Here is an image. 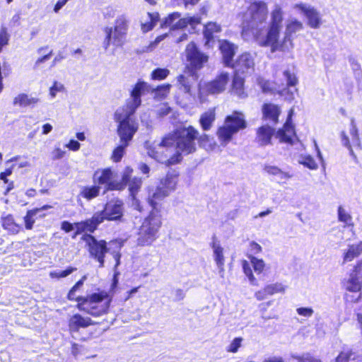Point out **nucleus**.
<instances>
[{
    "mask_svg": "<svg viewBox=\"0 0 362 362\" xmlns=\"http://www.w3.org/2000/svg\"><path fill=\"white\" fill-rule=\"evenodd\" d=\"M229 81V74L226 72L221 73L214 80L204 84L203 91L209 94H218L223 92Z\"/></svg>",
    "mask_w": 362,
    "mask_h": 362,
    "instance_id": "nucleus-18",
    "label": "nucleus"
},
{
    "mask_svg": "<svg viewBox=\"0 0 362 362\" xmlns=\"http://www.w3.org/2000/svg\"><path fill=\"white\" fill-rule=\"evenodd\" d=\"M362 266L361 262H358L353 270L350 272L349 277L342 281L343 286L350 292H359L362 288V281L359 279L358 273Z\"/></svg>",
    "mask_w": 362,
    "mask_h": 362,
    "instance_id": "nucleus-17",
    "label": "nucleus"
},
{
    "mask_svg": "<svg viewBox=\"0 0 362 362\" xmlns=\"http://www.w3.org/2000/svg\"><path fill=\"white\" fill-rule=\"evenodd\" d=\"M197 78V74L194 70L185 68L184 73L177 77L180 90L185 93L191 94V86Z\"/></svg>",
    "mask_w": 362,
    "mask_h": 362,
    "instance_id": "nucleus-19",
    "label": "nucleus"
},
{
    "mask_svg": "<svg viewBox=\"0 0 362 362\" xmlns=\"http://www.w3.org/2000/svg\"><path fill=\"white\" fill-rule=\"evenodd\" d=\"M243 86L244 79L240 76L239 74H235L232 83V93L236 95L240 98H245L247 96V94L245 92Z\"/></svg>",
    "mask_w": 362,
    "mask_h": 362,
    "instance_id": "nucleus-33",
    "label": "nucleus"
},
{
    "mask_svg": "<svg viewBox=\"0 0 362 362\" xmlns=\"http://www.w3.org/2000/svg\"><path fill=\"white\" fill-rule=\"evenodd\" d=\"M40 101L37 97H33L25 93H21L13 99V105H19L22 107H33Z\"/></svg>",
    "mask_w": 362,
    "mask_h": 362,
    "instance_id": "nucleus-27",
    "label": "nucleus"
},
{
    "mask_svg": "<svg viewBox=\"0 0 362 362\" xmlns=\"http://www.w3.org/2000/svg\"><path fill=\"white\" fill-rule=\"evenodd\" d=\"M91 320L89 317H83L79 314L74 315L69 323L71 331H78L81 327H87L91 325Z\"/></svg>",
    "mask_w": 362,
    "mask_h": 362,
    "instance_id": "nucleus-28",
    "label": "nucleus"
},
{
    "mask_svg": "<svg viewBox=\"0 0 362 362\" xmlns=\"http://www.w3.org/2000/svg\"><path fill=\"white\" fill-rule=\"evenodd\" d=\"M197 141H198L199 146L204 148L206 151H213L216 146V143L212 141L209 135L206 134H203L202 135L199 134Z\"/></svg>",
    "mask_w": 362,
    "mask_h": 362,
    "instance_id": "nucleus-37",
    "label": "nucleus"
},
{
    "mask_svg": "<svg viewBox=\"0 0 362 362\" xmlns=\"http://www.w3.org/2000/svg\"><path fill=\"white\" fill-rule=\"evenodd\" d=\"M254 57L248 52L240 55L230 66L235 70V74H250L254 71Z\"/></svg>",
    "mask_w": 362,
    "mask_h": 362,
    "instance_id": "nucleus-15",
    "label": "nucleus"
},
{
    "mask_svg": "<svg viewBox=\"0 0 362 362\" xmlns=\"http://www.w3.org/2000/svg\"><path fill=\"white\" fill-rule=\"evenodd\" d=\"M225 123L235 134L240 130L245 129L247 127L243 114L238 112H234L232 115L227 116L225 119Z\"/></svg>",
    "mask_w": 362,
    "mask_h": 362,
    "instance_id": "nucleus-21",
    "label": "nucleus"
},
{
    "mask_svg": "<svg viewBox=\"0 0 362 362\" xmlns=\"http://www.w3.org/2000/svg\"><path fill=\"white\" fill-rule=\"evenodd\" d=\"M199 131L189 125L177 129L175 132L177 154L188 155L196 151V141Z\"/></svg>",
    "mask_w": 362,
    "mask_h": 362,
    "instance_id": "nucleus-8",
    "label": "nucleus"
},
{
    "mask_svg": "<svg viewBox=\"0 0 362 362\" xmlns=\"http://www.w3.org/2000/svg\"><path fill=\"white\" fill-rule=\"evenodd\" d=\"M274 129L269 124L263 125L257 131V140L260 146L270 144L272 136L274 134Z\"/></svg>",
    "mask_w": 362,
    "mask_h": 362,
    "instance_id": "nucleus-26",
    "label": "nucleus"
},
{
    "mask_svg": "<svg viewBox=\"0 0 362 362\" xmlns=\"http://www.w3.org/2000/svg\"><path fill=\"white\" fill-rule=\"evenodd\" d=\"M263 119L275 125L279 121L281 113L280 107L272 103H264L262 108Z\"/></svg>",
    "mask_w": 362,
    "mask_h": 362,
    "instance_id": "nucleus-23",
    "label": "nucleus"
},
{
    "mask_svg": "<svg viewBox=\"0 0 362 362\" xmlns=\"http://www.w3.org/2000/svg\"><path fill=\"white\" fill-rule=\"evenodd\" d=\"M76 269L74 267H69L64 271H61L59 272H52L50 276L52 277L56 278H64L71 274L73 272H74Z\"/></svg>",
    "mask_w": 362,
    "mask_h": 362,
    "instance_id": "nucleus-58",
    "label": "nucleus"
},
{
    "mask_svg": "<svg viewBox=\"0 0 362 362\" xmlns=\"http://www.w3.org/2000/svg\"><path fill=\"white\" fill-rule=\"evenodd\" d=\"M350 134L352 136V141H354V138L356 136H358V129L356 127V125L355 124V121L354 119H351V121Z\"/></svg>",
    "mask_w": 362,
    "mask_h": 362,
    "instance_id": "nucleus-64",
    "label": "nucleus"
},
{
    "mask_svg": "<svg viewBox=\"0 0 362 362\" xmlns=\"http://www.w3.org/2000/svg\"><path fill=\"white\" fill-rule=\"evenodd\" d=\"M66 151L59 147H56L52 152V159L54 160L62 159L64 157Z\"/></svg>",
    "mask_w": 362,
    "mask_h": 362,
    "instance_id": "nucleus-61",
    "label": "nucleus"
},
{
    "mask_svg": "<svg viewBox=\"0 0 362 362\" xmlns=\"http://www.w3.org/2000/svg\"><path fill=\"white\" fill-rule=\"evenodd\" d=\"M263 170L267 174L272 176H276L281 180H288L292 177V175L288 173L284 172L281 169L275 165L266 164L264 165Z\"/></svg>",
    "mask_w": 362,
    "mask_h": 362,
    "instance_id": "nucleus-35",
    "label": "nucleus"
},
{
    "mask_svg": "<svg viewBox=\"0 0 362 362\" xmlns=\"http://www.w3.org/2000/svg\"><path fill=\"white\" fill-rule=\"evenodd\" d=\"M120 143V145L115 148L112 152V159L115 162H119L121 160L124 154L125 148L129 145V144H126L124 142Z\"/></svg>",
    "mask_w": 362,
    "mask_h": 362,
    "instance_id": "nucleus-43",
    "label": "nucleus"
},
{
    "mask_svg": "<svg viewBox=\"0 0 362 362\" xmlns=\"http://www.w3.org/2000/svg\"><path fill=\"white\" fill-rule=\"evenodd\" d=\"M171 111V108L165 103L160 105L156 110V114L159 117H163L168 115Z\"/></svg>",
    "mask_w": 362,
    "mask_h": 362,
    "instance_id": "nucleus-56",
    "label": "nucleus"
},
{
    "mask_svg": "<svg viewBox=\"0 0 362 362\" xmlns=\"http://www.w3.org/2000/svg\"><path fill=\"white\" fill-rule=\"evenodd\" d=\"M105 33V38L103 41V47L105 49H107L109 46L112 44V28L106 27L104 30Z\"/></svg>",
    "mask_w": 362,
    "mask_h": 362,
    "instance_id": "nucleus-51",
    "label": "nucleus"
},
{
    "mask_svg": "<svg viewBox=\"0 0 362 362\" xmlns=\"http://www.w3.org/2000/svg\"><path fill=\"white\" fill-rule=\"evenodd\" d=\"M298 163L310 170H317L318 165L314 158L310 155H300L298 160Z\"/></svg>",
    "mask_w": 362,
    "mask_h": 362,
    "instance_id": "nucleus-38",
    "label": "nucleus"
},
{
    "mask_svg": "<svg viewBox=\"0 0 362 362\" xmlns=\"http://www.w3.org/2000/svg\"><path fill=\"white\" fill-rule=\"evenodd\" d=\"M250 250L251 252H252L254 255H257L261 252L262 249L260 245H259L255 241H252L250 243Z\"/></svg>",
    "mask_w": 362,
    "mask_h": 362,
    "instance_id": "nucleus-62",
    "label": "nucleus"
},
{
    "mask_svg": "<svg viewBox=\"0 0 362 362\" xmlns=\"http://www.w3.org/2000/svg\"><path fill=\"white\" fill-rule=\"evenodd\" d=\"M113 173L110 168H105L102 170H97L93 175V180L95 183L107 185V189L110 190H122L124 189V184L119 183L112 180Z\"/></svg>",
    "mask_w": 362,
    "mask_h": 362,
    "instance_id": "nucleus-14",
    "label": "nucleus"
},
{
    "mask_svg": "<svg viewBox=\"0 0 362 362\" xmlns=\"http://www.w3.org/2000/svg\"><path fill=\"white\" fill-rule=\"evenodd\" d=\"M346 228V226L336 227L332 228L331 232L333 233V235L338 239L339 241H341L344 240V231Z\"/></svg>",
    "mask_w": 362,
    "mask_h": 362,
    "instance_id": "nucleus-59",
    "label": "nucleus"
},
{
    "mask_svg": "<svg viewBox=\"0 0 362 362\" xmlns=\"http://www.w3.org/2000/svg\"><path fill=\"white\" fill-rule=\"evenodd\" d=\"M354 354L351 350L341 351L336 358L335 362H348Z\"/></svg>",
    "mask_w": 362,
    "mask_h": 362,
    "instance_id": "nucleus-52",
    "label": "nucleus"
},
{
    "mask_svg": "<svg viewBox=\"0 0 362 362\" xmlns=\"http://www.w3.org/2000/svg\"><path fill=\"white\" fill-rule=\"evenodd\" d=\"M160 226V215L157 212L151 211L139 228L138 245L142 246L151 245L156 239V235Z\"/></svg>",
    "mask_w": 362,
    "mask_h": 362,
    "instance_id": "nucleus-7",
    "label": "nucleus"
},
{
    "mask_svg": "<svg viewBox=\"0 0 362 362\" xmlns=\"http://www.w3.org/2000/svg\"><path fill=\"white\" fill-rule=\"evenodd\" d=\"M132 168L129 167L127 168L123 173L122 181L119 182V183H124V187L128 185L130 195L134 197L139 190L142 180L139 177H134L132 178Z\"/></svg>",
    "mask_w": 362,
    "mask_h": 362,
    "instance_id": "nucleus-20",
    "label": "nucleus"
},
{
    "mask_svg": "<svg viewBox=\"0 0 362 362\" xmlns=\"http://www.w3.org/2000/svg\"><path fill=\"white\" fill-rule=\"evenodd\" d=\"M284 12L279 5L276 4L271 13L268 30L264 38L258 39L261 47H270L272 53L277 51L276 42L282 28Z\"/></svg>",
    "mask_w": 362,
    "mask_h": 362,
    "instance_id": "nucleus-5",
    "label": "nucleus"
},
{
    "mask_svg": "<svg viewBox=\"0 0 362 362\" xmlns=\"http://www.w3.org/2000/svg\"><path fill=\"white\" fill-rule=\"evenodd\" d=\"M180 13L175 12L170 14L162 23V27H170L171 30L182 29L190 25L194 30L196 25L200 23V18L197 16H187L180 18Z\"/></svg>",
    "mask_w": 362,
    "mask_h": 362,
    "instance_id": "nucleus-11",
    "label": "nucleus"
},
{
    "mask_svg": "<svg viewBox=\"0 0 362 362\" xmlns=\"http://www.w3.org/2000/svg\"><path fill=\"white\" fill-rule=\"evenodd\" d=\"M9 40V35L7 33V29L5 27H2L0 30V51L2 50V47L7 45Z\"/></svg>",
    "mask_w": 362,
    "mask_h": 362,
    "instance_id": "nucleus-53",
    "label": "nucleus"
},
{
    "mask_svg": "<svg viewBox=\"0 0 362 362\" xmlns=\"http://www.w3.org/2000/svg\"><path fill=\"white\" fill-rule=\"evenodd\" d=\"M148 16L150 19V22L141 24V29L144 33L148 32L153 28V27L156 25V23L158 22V17H159V15L158 13H148Z\"/></svg>",
    "mask_w": 362,
    "mask_h": 362,
    "instance_id": "nucleus-44",
    "label": "nucleus"
},
{
    "mask_svg": "<svg viewBox=\"0 0 362 362\" xmlns=\"http://www.w3.org/2000/svg\"><path fill=\"white\" fill-rule=\"evenodd\" d=\"M303 29V24L297 19L287 21L283 39L276 42L277 51L290 52L294 47L293 35Z\"/></svg>",
    "mask_w": 362,
    "mask_h": 362,
    "instance_id": "nucleus-10",
    "label": "nucleus"
},
{
    "mask_svg": "<svg viewBox=\"0 0 362 362\" xmlns=\"http://www.w3.org/2000/svg\"><path fill=\"white\" fill-rule=\"evenodd\" d=\"M281 291L282 287L281 284L268 285L264 288V292L266 293L267 296L273 295L274 293L280 292Z\"/></svg>",
    "mask_w": 362,
    "mask_h": 362,
    "instance_id": "nucleus-55",
    "label": "nucleus"
},
{
    "mask_svg": "<svg viewBox=\"0 0 362 362\" xmlns=\"http://www.w3.org/2000/svg\"><path fill=\"white\" fill-rule=\"evenodd\" d=\"M148 92V86L144 81H139L131 92V98L125 106L118 108L115 113V120L118 123L117 134L120 142L129 144L138 130L137 123L132 118L136 109L141 105V97Z\"/></svg>",
    "mask_w": 362,
    "mask_h": 362,
    "instance_id": "nucleus-1",
    "label": "nucleus"
},
{
    "mask_svg": "<svg viewBox=\"0 0 362 362\" xmlns=\"http://www.w3.org/2000/svg\"><path fill=\"white\" fill-rule=\"evenodd\" d=\"M284 78L286 81L287 86H295L298 83V79L295 74H291L289 71H284L283 73Z\"/></svg>",
    "mask_w": 362,
    "mask_h": 362,
    "instance_id": "nucleus-48",
    "label": "nucleus"
},
{
    "mask_svg": "<svg viewBox=\"0 0 362 362\" xmlns=\"http://www.w3.org/2000/svg\"><path fill=\"white\" fill-rule=\"evenodd\" d=\"M294 134L293 127L289 122V119L284 125L282 129H279L276 132V137L281 142L291 143L292 136Z\"/></svg>",
    "mask_w": 362,
    "mask_h": 362,
    "instance_id": "nucleus-29",
    "label": "nucleus"
},
{
    "mask_svg": "<svg viewBox=\"0 0 362 362\" xmlns=\"http://www.w3.org/2000/svg\"><path fill=\"white\" fill-rule=\"evenodd\" d=\"M39 214V209H32L28 211L25 216L24 217L25 226L28 230H30L33 227L35 222V217Z\"/></svg>",
    "mask_w": 362,
    "mask_h": 362,
    "instance_id": "nucleus-42",
    "label": "nucleus"
},
{
    "mask_svg": "<svg viewBox=\"0 0 362 362\" xmlns=\"http://www.w3.org/2000/svg\"><path fill=\"white\" fill-rule=\"evenodd\" d=\"M294 8H298L306 17L307 24L311 28L317 29L322 24V19L320 12L314 7L305 4H297Z\"/></svg>",
    "mask_w": 362,
    "mask_h": 362,
    "instance_id": "nucleus-16",
    "label": "nucleus"
},
{
    "mask_svg": "<svg viewBox=\"0 0 362 362\" xmlns=\"http://www.w3.org/2000/svg\"><path fill=\"white\" fill-rule=\"evenodd\" d=\"M267 6L264 2L255 1L250 5L243 16V31H251L257 36L265 27Z\"/></svg>",
    "mask_w": 362,
    "mask_h": 362,
    "instance_id": "nucleus-3",
    "label": "nucleus"
},
{
    "mask_svg": "<svg viewBox=\"0 0 362 362\" xmlns=\"http://www.w3.org/2000/svg\"><path fill=\"white\" fill-rule=\"evenodd\" d=\"M129 21L127 16L122 15L117 18L114 28L117 30L124 33L126 35L129 28Z\"/></svg>",
    "mask_w": 362,
    "mask_h": 362,
    "instance_id": "nucleus-39",
    "label": "nucleus"
},
{
    "mask_svg": "<svg viewBox=\"0 0 362 362\" xmlns=\"http://www.w3.org/2000/svg\"><path fill=\"white\" fill-rule=\"evenodd\" d=\"M185 53L187 62L186 69L194 70L196 72L203 67L209 59L208 56L202 52L192 42L187 45Z\"/></svg>",
    "mask_w": 362,
    "mask_h": 362,
    "instance_id": "nucleus-13",
    "label": "nucleus"
},
{
    "mask_svg": "<svg viewBox=\"0 0 362 362\" xmlns=\"http://www.w3.org/2000/svg\"><path fill=\"white\" fill-rule=\"evenodd\" d=\"M296 312L299 315L304 316L306 317H311L314 313V310L313 308L303 307L297 308Z\"/></svg>",
    "mask_w": 362,
    "mask_h": 362,
    "instance_id": "nucleus-60",
    "label": "nucleus"
},
{
    "mask_svg": "<svg viewBox=\"0 0 362 362\" xmlns=\"http://www.w3.org/2000/svg\"><path fill=\"white\" fill-rule=\"evenodd\" d=\"M292 357L296 358L298 361V362H321L320 359L313 358L308 353L304 354L301 356H293Z\"/></svg>",
    "mask_w": 362,
    "mask_h": 362,
    "instance_id": "nucleus-54",
    "label": "nucleus"
},
{
    "mask_svg": "<svg viewBox=\"0 0 362 362\" xmlns=\"http://www.w3.org/2000/svg\"><path fill=\"white\" fill-rule=\"evenodd\" d=\"M211 246L213 249L214 261L216 262V266L219 269V273H222L224 271L225 262L223 256V248L221 246L219 241L215 236H214L212 238Z\"/></svg>",
    "mask_w": 362,
    "mask_h": 362,
    "instance_id": "nucleus-25",
    "label": "nucleus"
},
{
    "mask_svg": "<svg viewBox=\"0 0 362 362\" xmlns=\"http://www.w3.org/2000/svg\"><path fill=\"white\" fill-rule=\"evenodd\" d=\"M250 262L254 268V270L257 273H261L264 268L265 264L263 259H258L255 257H250Z\"/></svg>",
    "mask_w": 362,
    "mask_h": 362,
    "instance_id": "nucleus-47",
    "label": "nucleus"
},
{
    "mask_svg": "<svg viewBox=\"0 0 362 362\" xmlns=\"http://www.w3.org/2000/svg\"><path fill=\"white\" fill-rule=\"evenodd\" d=\"M169 73L167 69L158 68L152 71L151 78L153 80H163L168 76Z\"/></svg>",
    "mask_w": 362,
    "mask_h": 362,
    "instance_id": "nucleus-46",
    "label": "nucleus"
},
{
    "mask_svg": "<svg viewBox=\"0 0 362 362\" xmlns=\"http://www.w3.org/2000/svg\"><path fill=\"white\" fill-rule=\"evenodd\" d=\"M124 204L119 199L111 200L108 202L104 209L100 212L95 214V216H98V223L100 224L105 220L108 221H119L123 216Z\"/></svg>",
    "mask_w": 362,
    "mask_h": 362,
    "instance_id": "nucleus-12",
    "label": "nucleus"
},
{
    "mask_svg": "<svg viewBox=\"0 0 362 362\" xmlns=\"http://www.w3.org/2000/svg\"><path fill=\"white\" fill-rule=\"evenodd\" d=\"M220 50L223 56V62L226 66H232L233 58L236 52L237 46L228 40H223L220 43Z\"/></svg>",
    "mask_w": 362,
    "mask_h": 362,
    "instance_id": "nucleus-22",
    "label": "nucleus"
},
{
    "mask_svg": "<svg viewBox=\"0 0 362 362\" xmlns=\"http://www.w3.org/2000/svg\"><path fill=\"white\" fill-rule=\"evenodd\" d=\"M337 214L340 222L344 223L346 226H354L351 216L341 206L338 207Z\"/></svg>",
    "mask_w": 362,
    "mask_h": 362,
    "instance_id": "nucleus-40",
    "label": "nucleus"
},
{
    "mask_svg": "<svg viewBox=\"0 0 362 362\" xmlns=\"http://www.w3.org/2000/svg\"><path fill=\"white\" fill-rule=\"evenodd\" d=\"M234 134L233 131L226 123L223 126L219 127L217 131V136L223 146L227 145L230 141Z\"/></svg>",
    "mask_w": 362,
    "mask_h": 362,
    "instance_id": "nucleus-34",
    "label": "nucleus"
},
{
    "mask_svg": "<svg viewBox=\"0 0 362 362\" xmlns=\"http://www.w3.org/2000/svg\"><path fill=\"white\" fill-rule=\"evenodd\" d=\"M2 226L4 229L8 230L13 234L18 233L21 228L20 226L14 222V219L11 215H8L3 218Z\"/></svg>",
    "mask_w": 362,
    "mask_h": 362,
    "instance_id": "nucleus-36",
    "label": "nucleus"
},
{
    "mask_svg": "<svg viewBox=\"0 0 362 362\" xmlns=\"http://www.w3.org/2000/svg\"><path fill=\"white\" fill-rule=\"evenodd\" d=\"M243 272H244L245 274L248 277L250 283L252 285H256L257 281L252 274V269L250 268L249 263L245 260H244L243 262Z\"/></svg>",
    "mask_w": 362,
    "mask_h": 362,
    "instance_id": "nucleus-49",
    "label": "nucleus"
},
{
    "mask_svg": "<svg viewBox=\"0 0 362 362\" xmlns=\"http://www.w3.org/2000/svg\"><path fill=\"white\" fill-rule=\"evenodd\" d=\"M64 89V85L55 81L53 86L49 88V94L52 98H55L57 93L62 92Z\"/></svg>",
    "mask_w": 362,
    "mask_h": 362,
    "instance_id": "nucleus-57",
    "label": "nucleus"
},
{
    "mask_svg": "<svg viewBox=\"0 0 362 362\" xmlns=\"http://www.w3.org/2000/svg\"><path fill=\"white\" fill-rule=\"evenodd\" d=\"M78 308L93 317L107 313L111 299L106 292L95 293L87 297L76 298Z\"/></svg>",
    "mask_w": 362,
    "mask_h": 362,
    "instance_id": "nucleus-4",
    "label": "nucleus"
},
{
    "mask_svg": "<svg viewBox=\"0 0 362 362\" xmlns=\"http://www.w3.org/2000/svg\"><path fill=\"white\" fill-rule=\"evenodd\" d=\"M362 253V241L357 244L349 245L348 250L344 253L342 264L351 262Z\"/></svg>",
    "mask_w": 362,
    "mask_h": 362,
    "instance_id": "nucleus-30",
    "label": "nucleus"
},
{
    "mask_svg": "<svg viewBox=\"0 0 362 362\" xmlns=\"http://www.w3.org/2000/svg\"><path fill=\"white\" fill-rule=\"evenodd\" d=\"M88 246V250L90 256L99 262V267L105 266V256L106 253H110L115 261L114 266L115 274H117V269L120 264L122 257L121 249L123 247V242L114 240L110 243L109 247L106 241L103 240H97L94 236L90 234L84 235L82 238Z\"/></svg>",
    "mask_w": 362,
    "mask_h": 362,
    "instance_id": "nucleus-2",
    "label": "nucleus"
},
{
    "mask_svg": "<svg viewBox=\"0 0 362 362\" xmlns=\"http://www.w3.org/2000/svg\"><path fill=\"white\" fill-rule=\"evenodd\" d=\"M174 141L170 137H165L160 143H150L146 141L145 146L147 149L148 155L159 163H165L167 165L177 163L182 158L180 155H175L169 158L168 148L167 147L172 146Z\"/></svg>",
    "mask_w": 362,
    "mask_h": 362,
    "instance_id": "nucleus-6",
    "label": "nucleus"
},
{
    "mask_svg": "<svg viewBox=\"0 0 362 362\" xmlns=\"http://www.w3.org/2000/svg\"><path fill=\"white\" fill-rule=\"evenodd\" d=\"M81 144L78 141L71 139L70 141L66 144V147L69 148L70 150L72 151H78L80 148Z\"/></svg>",
    "mask_w": 362,
    "mask_h": 362,
    "instance_id": "nucleus-63",
    "label": "nucleus"
},
{
    "mask_svg": "<svg viewBox=\"0 0 362 362\" xmlns=\"http://www.w3.org/2000/svg\"><path fill=\"white\" fill-rule=\"evenodd\" d=\"M126 35L124 33L117 30L115 28H112V45L116 47H121L124 42Z\"/></svg>",
    "mask_w": 362,
    "mask_h": 362,
    "instance_id": "nucleus-45",
    "label": "nucleus"
},
{
    "mask_svg": "<svg viewBox=\"0 0 362 362\" xmlns=\"http://www.w3.org/2000/svg\"><path fill=\"white\" fill-rule=\"evenodd\" d=\"M177 182V175L174 173H168L165 178L160 180L156 190L148 195V200L150 205L156 209L159 201L163 200L175 189Z\"/></svg>",
    "mask_w": 362,
    "mask_h": 362,
    "instance_id": "nucleus-9",
    "label": "nucleus"
},
{
    "mask_svg": "<svg viewBox=\"0 0 362 362\" xmlns=\"http://www.w3.org/2000/svg\"><path fill=\"white\" fill-rule=\"evenodd\" d=\"M99 220L98 216H95L94 214L91 218L87 219L85 221L75 223L74 228L76 229V231L72 238H74L77 235L85 231L94 232L100 224L98 223Z\"/></svg>",
    "mask_w": 362,
    "mask_h": 362,
    "instance_id": "nucleus-24",
    "label": "nucleus"
},
{
    "mask_svg": "<svg viewBox=\"0 0 362 362\" xmlns=\"http://www.w3.org/2000/svg\"><path fill=\"white\" fill-rule=\"evenodd\" d=\"M242 337H236L235 338L231 343L227 346L226 351L230 353H236L239 348L241 346V343L243 341Z\"/></svg>",
    "mask_w": 362,
    "mask_h": 362,
    "instance_id": "nucleus-50",
    "label": "nucleus"
},
{
    "mask_svg": "<svg viewBox=\"0 0 362 362\" xmlns=\"http://www.w3.org/2000/svg\"><path fill=\"white\" fill-rule=\"evenodd\" d=\"M221 30V26L216 23H209L204 26V36L206 39V45H209L216 37V34Z\"/></svg>",
    "mask_w": 362,
    "mask_h": 362,
    "instance_id": "nucleus-32",
    "label": "nucleus"
},
{
    "mask_svg": "<svg viewBox=\"0 0 362 362\" xmlns=\"http://www.w3.org/2000/svg\"><path fill=\"white\" fill-rule=\"evenodd\" d=\"M216 119L215 110L210 109L201 115L199 124L204 131H209L211 128L213 123Z\"/></svg>",
    "mask_w": 362,
    "mask_h": 362,
    "instance_id": "nucleus-31",
    "label": "nucleus"
},
{
    "mask_svg": "<svg viewBox=\"0 0 362 362\" xmlns=\"http://www.w3.org/2000/svg\"><path fill=\"white\" fill-rule=\"evenodd\" d=\"M99 192L100 187L98 186L85 187L82 189L81 195L86 199L90 200L96 197L99 194Z\"/></svg>",
    "mask_w": 362,
    "mask_h": 362,
    "instance_id": "nucleus-41",
    "label": "nucleus"
}]
</instances>
